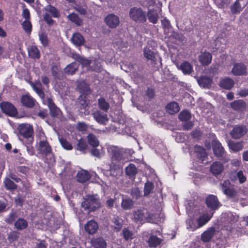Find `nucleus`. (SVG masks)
<instances>
[{
  "label": "nucleus",
  "mask_w": 248,
  "mask_h": 248,
  "mask_svg": "<svg viewBox=\"0 0 248 248\" xmlns=\"http://www.w3.org/2000/svg\"><path fill=\"white\" fill-rule=\"evenodd\" d=\"M246 66L242 63H238L234 64L232 72L234 75L241 76L247 73Z\"/></svg>",
  "instance_id": "obj_21"
},
{
  "label": "nucleus",
  "mask_w": 248,
  "mask_h": 248,
  "mask_svg": "<svg viewBox=\"0 0 248 248\" xmlns=\"http://www.w3.org/2000/svg\"><path fill=\"white\" fill-rule=\"evenodd\" d=\"M247 132L246 127L242 125H236L231 132V135L233 139H239Z\"/></svg>",
  "instance_id": "obj_18"
},
{
  "label": "nucleus",
  "mask_w": 248,
  "mask_h": 248,
  "mask_svg": "<svg viewBox=\"0 0 248 248\" xmlns=\"http://www.w3.org/2000/svg\"><path fill=\"white\" fill-rule=\"evenodd\" d=\"M212 82V80L210 78L202 76L198 80V82L201 87L203 88H208Z\"/></svg>",
  "instance_id": "obj_38"
},
{
  "label": "nucleus",
  "mask_w": 248,
  "mask_h": 248,
  "mask_svg": "<svg viewBox=\"0 0 248 248\" xmlns=\"http://www.w3.org/2000/svg\"><path fill=\"white\" fill-rule=\"evenodd\" d=\"M153 185L152 183L150 182H147L145 183V186H144V195L147 196L148 195L152 190L153 189Z\"/></svg>",
  "instance_id": "obj_58"
},
{
  "label": "nucleus",
  "mask_w": 248,
  "mask_h": 248,
  "mask_svg": "<svg viewBox=\"0 0 248 248\" xmlns=\"http://www.w3.org/2000/svg\"><path fill=\"white\" fill-rule=\"evenodd\" d=\"M238 216L232 212H226L221 215V220L224 223V229L232 231L235 227V223L237 221Z\"/></svg>",
  "instance_id": "obj_5"
},
{
  "label": "nucleus",
  "mask_w": 248,
  "mask_h": 248,
  "mask_svg": "<svg viewBox=\"0 0 248 248\" xmlns=\"http://www.w3.org/2000/svg\"><path fill=\"white\" fill-rule=\"evenodd\" d=\"M107 151L111 158V162L107 169L110 171L116 170L118 174L121 175L122 171L119 169V165L114 162H120L124 160V157L123 155L124 149L117 146L109 145L107 146Z\"/></svg>",
  "instance_id": "obj_3"
},
{
  "label": "nucleus",
  "mask_w": 248,
  "mask_h": 248,
  "mask_svg": "<svg viewBox=\"0 0 248 248\" xmlns=\"http://www.w3.org/2000/svg\"><path fill=\"white\" fill-rule=\"evenodd\" d=\"M71 40L73 44L77 46L82 45L85 42L84 37L78 32L74 33L73 34Z\"/></svg>",
  "instance_id": "obj_27"
},
{
  "label": "nucleus",
  "mask_w": 248,
  "mask_h": 248,
  "mask_svg": "<svg viewBox=\"0 0 248 248\" xmlns=\"http://www.w3.org/2000/svg\"><path fill=\"white\" fill-rule=\"evenodd\" d=\"M18 238V233L16 231L11 232L8 235V240L10 242H13L16 240Z\"/></svg>",
  "instance_id": "obj_61"
},
{
  "label": "nucleus",
  "mask_w": 248,
  "mask_h": 248,
  "mask_svg": "<svg viewBox=\"0 0 248 248\" xmlns=\"http://www.w3.org/2000/svg\"><path fill=\"white\" fill-rule=\"evenodd\" d=\"M231 178L232 181L238 179L240 183H243L246 180V176L244 175L243 172L241 170L235 173L234 175L232 174L231 176Z\"/></svg>",
  "instance_id": "obj_46"
},
{
  "label": "nucleus",
  "mask_w": 248,
  "mask_h": 248,
  "mask_svg": "<svg viewBox=\"0 0 248 248\" xmlns=\"http://www.w3.org/2000/svg\"><path fill=\"white\" fill-rule=\"evenodd\" d=\"M87 138L89 144L93 148L99 147V142L95 135L90 134L88 136Z\"/></svg>",
  "instance_id": "obj_47"
},
{
  "label": "nucleus",
  "mask_w": 248,
  "mask_h": 248,
  "mask_svg": "<svg viewBox=\"0 0 248 248\" xmlns=\"http://www.w3.org/2000/svg\"><path fill=\"white\" fill-rule=\"evenodd\" d=\"M212 145L215 155L218 157H224L226 153L220 142L217 140L212 142Z\"/></svg>",
  "instance_id": "obj_15"
},
{
  "label": "nucleus",
  "mask_w": 248,
  "mask_h": 248,
  "mask_svg": "<svg viewBox=\"0 0 248 248\" xmlns=\"http://www.w3.org/2000/svg\"><path fill=\"white\" fill-rule=\"evenodd\" d=\"M194 151L196 153V156L198 159V162L204 164L208 162V161L206 159L207 156L204 149L200 146L196 145L194 147Z\"/></svg>",
  "instance_id": "obj_17"
},
{
  "label": "nucleus",
  "mask_w": 248,
  "mask_h": 248,
  "mask_svg": "<svg viewBox=\"0 0 248 248\" xmlns=\"http://www.w3.org/2000/svg\"><path fill=\"white\" fill-rule=\"evenodd\" d=\"M229 148L233 152H238L243 149V144L241 142L230 141L228 142Z\"/></svg>",
  "instance_id": "obj_40"
},
{
  "label": "nucleus",
  "mask_w": 248,
  "mask_h": 248,
  "mask_svg": "<svg viewBox=\"0 0 248 248\" xmlns=\"http://www.w3.org/2000/svg\"><path fill=\"white\" fill-rule=\"evenodd\" d=\"M77 180L80 183H84L90 178V175L85 170H81L77 174Z\"/></svg>",
  "instance_id": "obj_31"
},
{
  "label": "nucleus",
  "mask_w": 248,
  "mask_h": 248,
  "mask_svg": "<svg viewBox=\"0 0 248 248\" xmlns=\"http://www.w3.org/2000/svg\"><path fill=\"white\" fill-rule=\"evenodd\" d=\"M208 211H201L200 207L192 202H188L186 207L188 218L186 221V228L188 231L193 232L206 225L212 217L216 210L221 205L217 197L209 195L205 201Z\"/></svg>",
  "instance_id": "obj_1"
},
{
  "label": "nucleus",
  "mask_w": 248,
  "mask_h": 248,
  "mask_svg": "<svg viewBox=\"0 0 248 248\" xmlns=\"http://www.w3.org/2000/svg\"><path fill=\"white\" fill-rule=\"evenodd\" d=\"M47 106L49 108L50 114L52 117H56L60 113V109L55 105L51 98L47 99Z\"/></svg>",
  "instance_id": "obj_24"
},
{
  "label": "nucleus",
  "mask_w": 248,
  "mask_h": 248,
  "mask_svg": "<svg viewBox=\"0 0 248 248\" xmlns=\"http://www.w3.org/2000/svg\"><path fill=\"white\" fill-rule=\"evenodd\" d=\"M151 147L154 149L155 152L160 155H164L167 153L166 147L162 141L158 138L153 139L151 142Z\"/></svg>",
  "instance_id": "obj_14"
},
{
  "label": "nucleus",
  "mask_w": 248,
  "mask_h": 248,
  "mask_svg": "<svg viewBox=\"0 0 248 248\" xmlns=\"http://www.w3.org/2000/svg\"><path fill=\"white\" fill-rule=\"evenodd\" d=\"M28 226V221L22 217L18 218L15 222V228L19 231L23 230Z\"/></svg>",
  "instance_id": "obj_32"
},
{
  "label": "nucleus",
  "mask_w": 248,
  "mask_h": 248,
  "mask_svg": "<svg viewBox=\"0 0 248 248\" xmlns=\"http://www.w3.org/2000/svg\"><path fill=\"white\" fill-rule=\"evenodd\" d=\"M215 229L211 227L207 229L201 235L202 240L204 242H208L210 241L215 233Z\"/></svg>",
  "instance_id": "obj_23"
},
{
  "label": "nucleus",
  "mask_w": 248,
  "mask_h": 248,
  "mask_svg": "<svg viewBox=\"0 0 248 248\" xmlns=\"http://www.w3.org/2000/svg\"><path fill=\"white\" fill-rule=\"evenodd\" d=\"M123 235L125 240H131L134 238V232L128 228H124L122 231Z\"/></svg>",
  "instance_id": "obj_49"
},
{
  "label": "nucleus",
  "mask_w": 248,
  "mask_h": 248,
  "mask_svg": "<svg viewBox=\"0 0 248 248\" xmlns=\"http://www.w3.org/2000/svg\"><path fill=\"white\" fill-rule=\"evenodd\" d=\"M134 219L136 222L146 221L147 222L155 223L158 219L153 215H150L146 209H139L134 213Z\"/></svg>",
  "instance_id": "obj_7"
},
{
  "label": "nucleus",
  "mask_w": 248,
  "mask_h": 248,
  "mask_svg": "<svg viewBox=\"0 0 248 248\" xmlns=\"http://www.w3.org/2000/svg\"><path fill=\"white\" fill-rule=\"evenodd\" d=\"M93 115L94 120L101 124L105 125L108 121L107 115L100 111H95Z\"/></svg>",
  "instance_id": "obj_19"
},
{
  "label": "nucleus",
  "mask_w": 248,
  "mask_h": 248,
  "mask_svg": "<svg viewBox=\"0 0 248 248\" xmlns=\"http://www.w3.org/2000/svg\"><path fill=\"white\" fill-rule=\"evenodd\" d=\"M24 201V199L20 195H17L15 198V202L16 206H22Z\"/></svg>",
  "instance_id": "obj_62"
},
{
  "label": "nucleus",
  "mask_w": 248,
  "mask_h": 248,
  "mask_svg": "<svg viewBox=\"0 0 248 248\" xmlns=\"http://www.w3.org/2000/svg\"><path fill=\"white\" fill-rule=\"evenodd\" d=\"M161 240L155 235H151L148 239V243L150 248H155L158 246Z\"/></svg>",
  "instance_id": "obj_45"
},
{
  "label": "nucleus",
  "mask_w": 248,
  "mask_h": 248,
  "mask_svg": "<svg viewBox=\"0 0 248 248\" xmlns=\"http://www.w3.org/2000/svg\"><path fill=\"white\" fill-rule=\"evenodd\" d=\"M68 18L70 20L75 23L78 26L80 25L82 23L81 20L79 18L77 14L74 13L69 15L68 16Z\"/></svg>",
  "instance_id": "obj_51"
},
{
  "label": "nucleus",
  "mask_w": 248,
  "mask_h": 248,
  "mask_svg": "<svg viewBox=\"0 0 248 248\" xmlns=\"http://www.w3.org/2000/svg\"><path fill=\"white\" fill-rule=\"evenodd\" d=\"M224 169L222 164L219 162H215L210 167V171L214 175L220 174Z\"/></svg>",
  "instance_id": "obj_25"
},
{
  "label": "nucleus",
  "mask_w": 248,
  "mask_h": 248,
  "mask_svg": "<svg viewBox=\"0 0 248 248\" xmlns=\"http://www.w3.org/2000/svg\"><path fill=\"white\" fill-rule=\"evenodd\" d=\"M78 62H80L82 65L87 66L91 63V62L86 59L79 56L77 59Z\"/></svg>",
  "instance_id": "obj_63"
},
{
  "label": "nucleus",
  "mask_w": 248,
  "mask_h": 248,
  "mask_svg": "<svg viewBox=\"0 0 248 248\" xmlns=\"http://www.w3.org/2000/svg\"><path fill=\"white\" fill-rule=\"evenodd\" d=\"M105 22L109 28H115L119 25V17L114 14H109L105 18Z\"/></svg>",
  "instance_id": "obj_16"
},
{
  "label": "nucleus",
  "mask_w": 248,
  "mask_h": 248,
  "mask_svg": "<svg viewBox=\"0 0 248 248\" xmlns=\"http://www.w3.org/2000/svg\"><path fill=\"white\" fill-rule=\"evenodd\" d=\"M98 105L101 109L106 112L109 108V104L103 98H100L98 99Z\"/></svg>",
  "instance_id": "obj_53"
},
{
  "label": "nucleus",
  "mask_w": 248,
  "mask_h": 248,
  "mask_svg": "<svg viewBox=\"0 0 248 248\" xmlns=\"http://www.w3.org/2000/svg\"><path fill=\"white\" fill-rule=\"evenodd\" d=\"M219 85L221 87L224 89L230 90L233 86L234 81L229 78H226L220 81Z\"/></svg>",
  "instance_id": "obj_34"
},
{
  "label": "nucleus",
  "mask_w": 248,
  "mask_h": 248,
  "mask_svg": "<svg viewBox=\"0 0 248 248\" xmlns=\"http://www.w3.org/2000/svg\"><path fill=\"white\" fill-rule=\"evenodd\" d=\"M77 128L78 131L84 132L87 129V124L84 122H79L77 125Z\"/></svg>",
  "instance_id": "obj_64"
},
{
  "label": "nucleus",
  "mask_w": 248,
  "mask_h": 248,
  "mask_svg": "<svg viewBox=\"0 0 248 248\" xmlns=\"http://www.w3.org/2000/svg\"><path fill=\"white\" fill-rule=\"evenodd\" d=\"M0 108L2 111L10 117H14L17 114V110L14 106L8 102H2L0 104Z\"/></svg>",
  "instance_id": "obj_13"
},
{
  "label": "nucleus",
  "mask_w": 248,
  "mask_h": 248,
  "mask_svg": "<svg viewBox=\"0 0 248 248\" xmlns=\"http://www.w3.org/2000/svg\"><path fill=\"white\" fill-rule=\"evenodd\" d=\"M143 55L147 61H150L151 64L155 68H159L162 65L161 58L158 54L146 46L143 49Z\"/></svg>",
  "instance_id": "obj_4"
},
{
  "label": "nucleus",
  "mask_w": 248,
  "mask_h": 248,
  "mask_svg": "<svg viewBox=\"0 0 248 248\" xmlns=\"http://www.w3.org/2000/svg\"><path fill=\"white\" fill-rule=\"evenodd\" d=\"M231 107L235 110L243 111L246 108V103L242 100H235L231 104Z\"/></svg>",
  "instance_id": "obj_29"
},
{
  "label": "nucleus",
  "mask_w": 248,
  "mask_h": 248,
  "mask_svg": "<svg viewBox=\"0 0 248 248\" xmlns=\"http://www.w3.org/2000/svg\"><path fill=\"white\" fill-rule=\"evenodd\" d=\"M30 84L33 91L35 92L41 99H43L45 97V93L43 91V86L40 81L36 80L34 82H31Z\"/></svg>",
  "instance_id": "obj_20"
},
{
  "label": "nucleus",
  "mask_w": 248,
  "mask_h": 248,
  "mask_svg": "<svg viewBox=\"0 0 248 248\" xmlns=\"http://www.w3.org/2000/svg\"><path fill=\"white\" fill-rule=\"evenodd\" d=\"M87 146L86 142L84 140L80 139L77 144V149L80 151H83L86 149Z\"/></svg>",
  "instance_id": "obj_60"
},
{
  "label": "nucleus",
  "mask_w": 248,
  "mask_h": 248,
  "mask_svg": "<svg viewBox=\"0 0 248 248\" xmlns=\"http://www.w3.org/2000/svg\"><path fill=\"white\" fill-rule=\"evenodd\" d=\"M147 17L149 21L153 24L156 23L158 21V14L154 9H148L147 14L146 13V17Z\"/></svg>",
  "instance_id": "obj_33"
},
{
  "label": "nucleus",
  "mask_w": 248,
  "mask_h": 248,
  "mask_svg": "<svg viewBox=\"0 0 248 248\" xmlns=\"http://www.w3.org/2000/svg\"><path fill=\"white\" fill-rule=\"evenodd\" d=\"M223 193L229 198L235 200L238 199V193L235 189L231 185L229 180H225L221 184Z\"/></svg>",
  "instance_id": "obj_11"
},
{
  "label": "nucleus",
  "mask_w": 248,
  "mask_h": 248,
  "mask_svg": "<svg viewBox=\"0 0 248 248\" xmlns=\"http://www.w3.org/2000/svg\"><path fill=\"white\" fill-rule=\"evenodd\" d=\"M21 102L24 106L28 108H32L34 106L35 101L31 96L24 95L22 96Z\"/></svg>",
  "instance_id": "obj_30"
},
{
  "label": "nucleus",
  "mask_w": 248,
  "mask_h": 248,
  "mask_svg": "<svg viewBox=\"0 0 248 248\" xmlns=\"http://www.w3.org/2000/svg\"><path fill=\"white\" fill-rule=\"evenodd\" d=\"M166 111L170 114H173L179 111L180 108L178 104L172 102L169 103L166 107Z\"/></svg>",
  "instance_id": "obj_35"
},
{
  "label": "nucleus",
  "mask_w": 248,
  "mask_h": 248,
  "mask_svg": "<svg viewBox=\"0 0 248 248\" xmlns=\"http://www.w3.org/2000/svg\"><path fill=\"white\" fill-rule=\"evenodd\" d=\"M4 183L7 189L14 190L16 189L17 187L16 185L9 178H6L4 181Z\"/></svg>",
  "instance_id": "obj_52"
},
{
  "label": "nucleus",
  "mask_w": 248,
  "mask_h": 248,
  "mask_svg": "<svg viewBox=\"0 0 248 248\" xmlns=\"http://www.w3.org/2000/svg\"><path fill=\"white\" fill-rule=\"evenodd\" d=\"M36 150L38 154L43 157L50 155V163L54 161V158L51 154V147L48 143L45 133L41 130H38L36 134Z\"/></svg>",
  "instance_id": "obj_2"
},
{
  "label": "nucleus",
  "mask_w": 248,
  "mask_h": 248,
  "mask_svg": "<svg viewBox=\"0 0 248 248\" xmlns=\"http://www.w3.org/2000/svg\"><path fill=\"white\" fill-rule=\"evenodd\" d=\"M39 40L41 44L44 46H47L48 44V38L47 35L44 32H41L39 33Z\"/></svg>",
  "instance_id": "obj_57"
},
{
  "label": "nucleus",
  "mask_w": 248,
  "mask_h": 248,
  "mask_svg": "<svg viewBox=\"0 0 248 248\" xmlns=\"http://www.w3.org/2000/svg\"><path fill=\"white\" fill-rule=\"evenodd\" d=\"M29 56L33 59H38L40 57V52L38 48L34 46H31L28 48Z\"/></svg>",
  "instance_id": "obj_41"
},
{
  "label": "nucleus",
  "mask_w": 248,
  "mask_h": 248,
  "mask_svg": "<svg viewBox=\"0 0 248 248\" xmlns=\"http://www.w3.org/2000/svg\"><path fill=\"white\" fill-rule=\"evenodd\" d=\"M112 130L119 134H129L131 133L130 127L126 124L125 117L123 115L120 116L118 122L112 126Z\"/></svg>",
  "instance_id": "obj_9"
},
{
  "label": "nucleus",
  "mask_w": 248,
  "mask_h": 248,
  "mask_svg": "<svg viewBox=\"0 0 248 248\" xmlns=\"http://www.w3.org/2000/svg\"><path fill=\"white\" fill-rule=\"evenodd\" d=\"M60 142L62 146L65 150H71L73 148V146L71 144L68 142L67 140L62 138H59Z\"/></svg>",
  "instance_id": "obj_55"
},
{
  "label": "nucleus",
  "mask_w": 248,
  "mask_h": 248,
  "mask_svg": "<svg viewBox=\"0 0 248 248\" xmlns=\"http://www.w3.org/2000/svg\"><path fill=\"white\" fill-rule=\"evenodd\" d=\"M212 58V55L209 52H204L199 56V60L202 64L207 65L211 62Z\"/></svg>",
  "instance_id": "obj_28"
},
{
  "label": "nucleus",
  "mask_w": 248,
  "mask_h": 248,
  "mask_svg": "<svg viewBox=\"0 0 248 248\" xmlns=\"http://www.w3.org/2000/svg\"><path fill=\"white\" fill-rule=\"evenodd\" d=\"M100 205L99 197L96 195L87 196L82 202V207L88 212L98 208Z\"/></svg>",
  "instance_id": "obj_6"
},
{
  "label": "nucleus",
  "mask_w": 248,
  "mask_h": 248,
  "mask_svg": "<svg viewBox=\"0 0 248 248\" xmlns=\"http://www.w3.org/2000/svg\"><path fill=\"white\" fill-rule=\"evenodd\" d=\"M85 231L90 234L95 233L98 230V225L97 223L93 220L89 221L84 226Z\"/></svg>",
  "instance_id": "obj_22"
},
{
  "label": "nucleus",
  "mask_w": 248,
  "mask_h": 248,
  "mask_svg": "<svg viewBox=\"0 0 248 248\" xmlns=\"http://www.w3.org/2000/svg\"><path fill=\"white\" fill-rule=\"evenodd\" d=\"M125 174L129 178L135 179L138 172L137 168L132 163L129 164L125 169Z\"/></svg>",
  "instance_id": "obj_26"
},
{
  "label": "nucleus",
  "mask_w": 248,
  "mask_h": 248,
  "mask_svg": "<svg viewBox=\"0 0 248 248\" xmlns=\"http://www.w3.org/2000/svg\"><path fill=\"white\" fill-rule=\"evenodd\" d=\"M18 130L20 134L27 139L28 140L32 143L33 138L32 135L33 132L32 126L28 124H22L18 125Z\"/></svg>",
  "instance_id": "obj_12"
},
{
  "label": "nucleus",
  "mask_w": 248,
  "mask_h": 248,
  "mask_svg": "<svg viewBox=\"0 0 248 248\" xmlns=\"http://www.w3.org/2000/svg\"><path fill=\"white\" fill-rule=\"evenodd\" d=\"M22 27L27 33H30L31 31L32 26L29 20H25L22 24Z\"/></svg>",
  "instance_id": "obj_56"
},
{
  "label": "nucleus",
  "mask_w": 248,
  "mask_h": 248,
  "mask_svg": "<svg viewBox=\"0 0 248 248\" xmlns=\"http://www.w3.org/2000/svg\"><path fill=\"white\" fill-rule=\"evenodd\" d=\"M122 196V202L121 203V206L124 210H129L132 208L133 206V202L130 198H124L123 195H120Z\"/></svg>",
  "instance_id": "obj_37"
},
{
  "label": "nucleus",
  "mask_w": 248,
  "mask_h": 248,
  "mask_svg": "<svg viewBox=\"0 0 248 248\" xmlns=\"http://www.w3.org/2000/svg\"><path fill=\"white\" fill-rule=\"evenodd\" d=\"M179 118L181 121H188L191 118V114L186 110H183L179 114Z\"/></svg>",
  "instance_id": "obj_50"
},
{
  "label": "nucleus",
  "mask_w": 248,
  "mask_h": 248,
  "mask_svg": "<svg viewBox=\"0 0 248 248\" xmlns=\"http://www.w3.org/2000/svg\"><path fill=\"white\" fill-rule=\"evenodd\" d=\"M129 15L130 18L137 23H144L146 21V12L140 7L131 8Z\"/></svg>",
  "instance_id": "obj_8"
},
{
  "label": "nucleus",
  "mask_w": 248,
  "mask_h": 248,
  "mask_svg": "<svg viewBox=\"0 0 248 248\" xmlns=\"http://www.w3.org/2000/svg\"><path fill=\"white\" fill-rule=\"evenodd\" d=\"M179 68L184 74H189L192 71L191 64L187 62H184L181 64Z\"/></svg>",
  "instance_id": "obj_42"
},
{
  "label": "nucleus",
  "mask_w": 248,
  "mask_h": 248,
  "mask_svg": "<svg viewBox=\"0 0 248 248\" xmlns=\"http://www.w3.org/2000/svg\"><path fill=\"white\" fill-rule=\"evenodd\" d=\"M78 88L82 93L78 99V102L80 105V108H86L88 105V103L85 98V95L90 93L89 86L84 81H81L78 84Z\"/></svg>",
  "instance_id": "obj_10"
},
{
  "label": "nucleus",
  "mask_w": 248,
  "mask_h": 248,
  "mask_svg": "<svg viewBox=\"0 0 248 248\" xmlns=\"http://www.w3.org/2000/svg\"><path fill=\"white\" fill-rule=\"evenodd\" d=\"M79 64L78 62H74L68 64L64 69L65 73L73 75L78 70Z\"/></svg>",
  "instance_id": "obj_36"
},
{
  "label": "nucleus",
  "mask_w": 248,
  "mask_h": 248,
  "mask_svg": "<svg viewBox=\"0 0 248 248\" xmlns=\"http://www.w3.org/2000/svg\"><path fill=\"white\" fill-rule=\"evenodd\" d=\"M102 149L101 147H100V148H97V147H92V149L91 150V154L92 155L97 157V158H100L101 157V151L100 150Z\"/></svg>",
  "instance_id": "obj_59"
},
{
  "label": "nucleus",
  "mask_w": 248,
  "mask_h": 248,
  "mask_svg": "<svg viewBox=\"0 0 248 248\" xmlns=\"http://www.w3.org/2000/svg\"><path fill=\"white\" fill-rule=\"evenodd\" d=\"M239 0H236L234 3L231 6V10L232 14H237L239 13L245 6L243 4V7H242L241 4L239 2Z\"/></svg>",
  "instance_id": "obj_48"
},
{
  "label": "nucleus",
  "mask_w": 248,
  "mask_h": 248,
  "mask_svg": "<svg viewBox=\"0 0 248 248\" xmlns=\"http://www.w3.org/2000/svg\"><path fill=\"white\" fill-rule=\"evenodd\" d=\"M114 230L116 232L119 231L122 227L123 221L118 217L115 216L112 219Z\"/></svg>",
  "instance_id": "obj_43"
},
{
  "label": "nucleus",
  "mask_w": 248,
  "mask_h": 248,
  "mask_svg": "<svg viewBox=\"0 0 248 248\" xmlns=\"http://www.w3.org/2000/svg\"><path fill=\"white\" fill-rule=\"evenodd\" d=\"M45 9L46 12L51 14L53 17L58 18L60 16L59 10L50 4L46 6Z\"/></svg>",
  "instance_id": "obj_44"
},
{
  "label": "nucleus",
  "mask_w": 248,
  "mask_h": 248,
  "mask_svg": "<svg viewBox=\"0 0 248 248\" xmlns=\"http://www.w3.org/2000/svg\"><path fill=\"white\" fill-rule=\"evenodd\" d=\"M92 242L93 246L95 248H106L107 243L105 240L101 237L93 240Z\"/></svg>",
  "instance_id": "obj_39"
},
{
  "label": "nucleus",
  "mask_w": 248,
  "mask_h": 248,
  "mask_svg": "<svg viewBox=\"0 0 248 248\" xmlns=\"http://www.w3.org/2000/svg\"><path fill=\"white\" fill-rule=\"evenodd\" d=\"M17 217V215L16 211L12 210L5 218V221L9 224H12Z\"/></svg>",
  "instance_id": "obj_54"
}]
</instances>
